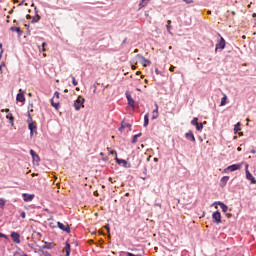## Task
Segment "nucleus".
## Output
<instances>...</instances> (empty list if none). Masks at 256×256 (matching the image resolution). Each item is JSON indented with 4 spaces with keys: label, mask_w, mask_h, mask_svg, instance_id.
I'll use <instances>...</instances> for the list:
<instances>
[{
    "label": "nucleus",
    "mask_w": 256,
    "mask_h": 256,
    "mask_svg": "<svg viewBox=\"0 0 256 256\" xmlns=\"http://www.w3.org/2000/svg\"><path fill=\"white\" fill-rule=\"evenodd\" d=\"M83 107H85V98H83V96H78L74 102V108L76 111H80Z\"/></svg>",
    "instance_id": "nucleus-1"
},
{
    "label": "nucleus",
    "mask_w": 256,
    "mask_h": 256,
    "mask_svg": "<svg viewBox=\"0 0 256 256\" xmlns=\"http://www.w3.org/2000/svg\"><path fill=\"white\" fill-rule=\"evenodd\" d=\"M59 97H60L59 92H55L53 98L51 99V105L55 109H59Z\"/></svg>",
    "instance_id": "nucleus-2"
},
{
    "label": "nucleus",
    "mask_w": 256,
    "mask_h": 256,
    "mask_svg": "<svg viewBox=\"0 0 256 256\" xmlns=\"http://www.w3.org/2000/svg\"><path fill=\"white\" fill-rule=\"evenodd\" d=\"M241 167H243V162L239 163V164H233L228 166L226 169H224L225 173H227V171H239V169H241Z\"/></svg>",
    "instance_id": "nucleus-3"
},
{
    "label": "nucleus",
    "mask_w": 256,
    "mask_h": 256,
    "mask_svg": "<svg viewBox=\"0 0 256 256\" xmlns=\"http://www.w3.org/2000/svg\"><path fill=\"white\" fill-rule=\"evenodd\" d=\"M212 219H213V222L216 223L217 225L221 224L222 223L221 212L219 211L214 212L212 214Z\"/></svg>",
    "instance_id": "nucleus-4"
},
{
    "label": "nucleus",
    "mask_w": 256,
    "mask_h": 256,
    "mask_svg": "<svg viewBox=\"0 0 256 256\" xmlns=\"http://www.w3.org/2000/svg\"><path fill=\"white\" fill-rule=\"evenodd\" d=\"M10 237L13 240V242L16 243L17 245L21 243V235L19 233L11 232Z\"/></svg>",
    "instance_id": "nucleus-5"
},
{
    "label": "nucleus",
    "mask_w": 256,
    "mask_h": 256,
    "mask_svg": "<svg viewBox=\"0 0 256 256\" xmlns=\"http://www.w3.org/2000/svg\"><path fill=\"white\" fill-rule=\"evenodd\" d=\"M136 59H141L143 67H149V65H151V62L149 60H147L146 57L141 54H137Z\"/></svg>",
    "instance_id": "nucleus-6"
},
{
    "label": "nucleus",
    "mask_w": 256,
    "mask_h": 256,
    "mask_svg": "<svg viewBox=\"0 0 256 256\" xmlns=\"http://www.w3.org/2000/svg\"><path fill=\"white\" fill-rule=\"evenodd\" d=\"M245 171H246V179H248V181H251V183H255V177H253L251 172H249V164L245 165Z\"/></svg>",
    "instance_id": "nucleus-7"
},
{
    "label": "nucleus",
    "mask_w": 256,
    "mask_h": 256,
    "mask_svg": "<svg viewBox=\"0 0 256 256\" xmlns=\"http://www.w3.org/2000/svg\"><path fill=\"white\" fill-rule=\"evenodd\" d=\"M22 197L25 203H30V201H33V199H35V194L24 193L22 194Z\"/></svg>",
    "instance_id": "nucleus-8"
},
{
    "label": "nucleus",
    "mask_w": 256,
    "mask_h": 256,
    "mask_svg": "<svg viewBox=\"0 0 256 256\" xmlns=\"http://www.w3.org/2000/svg\"><path fill=\"white\" fill-rule=\"evenodd\" d=\"M28 129L30 130V135L33 136V133H37V123L35 122L29 123Z\"/></svg>",
    "instance_id": "nucleus-9"
},
{
    "label": "nucleus",
    "mask_w": 256,
    "mask_h": 256,
    "mask_svg": "<svg viewBox=\"0 0 256 256\" xmlns=\"http://www.w3.org/2000/svg\"><path fill=\"white\" fill-rule=\"evenodd\" d=\"M58 228L61 229L62 231H65L66 233L71 232V228L68 226V224H63L61 222H58Z\"/></svg>",
    "instance_id": "nucleus-10"
},
{
    "label": "nucleus",
    "mask_w": 256,
    "mask_h": 256,
    "mask_svg": "<svg viewBox=\"0 0 256 256\" xmlns=\"http://www.w3.org/2000/svg\"><path fill=\"white\" fill-rule=\"evenodd\" d=\"M30 155L33 161H36V163H39V161H41V158H39V154H37V152H35L34 150H30Z\"/></svg>",
    "instance_id": "nucleus-11"
},
{
    "label": "nucleus",
    "mask_w": 256,
    "mask_h": 256,
    "mask_svg": "<svg viewBox=\"0 0 256 256\" xmlns=\"http://www.w3.org/2000/svg\"><path fill=\"white\" fill-rule=\"evenodd\" d=\"M216 49H225V38L221 37L219 42L216 44Z\"/></svg>",
    "instance_id": "nucleus-12"
},
{
    "label": "nucleus",
    "mask_w": 256,
    "mask_h": 256,
    "mask_svg": "<svg viewBox=\"0 0 256 256\" xmlns=\"http://www.w3.org/2000/svg\"><path fill=\"white\" fill-rule=\"evenodd\" d=\"M186 139H188V141H192L193 143H195V135L193 134V131H189L185 134Z\"/></svg>",
    "instance_id": "nucleus-13"
},
{
    "label": "nucleus",
    "mask_w": 256,
    "mask_h": 256,
    "mask_svg": "<svg viewBox=\"0 0 256 256\" xmlns=\"http://www.w3.org/2000/svg\"><path fill=\"white\" fill-rule=\"evenodd\" d=\"M149 3H151V0H140L139 9H143V7H147Z\"/></svg>",
    "instance_id": "nucleus-14"
},
{
    "label": "nucleus",
    "mask_w": 256,
    "mask_h": 256,
    "mask_svg": "<svg viewBox=\"0 0 256 256\" xmlns=\"http://www.w3.org/2000/svg\"><path fill=\"white\" fill-rule=\"evenodd\" d=\"M155 109L152 112V119H157L159 117V105L155 104Z\"/></svg>",
    "instance_id": "nucleus-15"
},
{
    "label": "nucleus",
    "mask_w": 256,
    "mask_h": 256,
    "mask_svg": "<svg viewBox=\"0 0 256 256\" xmlns=\"http://www.w3.org/2000/svg\"><path fill=\"white\" fill-rule=\"evenodd\" d=\"M216 205H219L223 213H227V211H229V207L225 205L223 202H216Z\"/></svg>",
    "instance_id": "nucleus-16"
},
{
    "label": "nucleus",
    "mask_w": 256,
    "mask_h": 256,
    "mask_svg": "<svg viewBox=\"0 0 256 256\" xmlns=\"http://www.w3.org/2000/svg\"><path fill=\"white\" fill-rule=\"evenodd\" d=\"M16 101H19L20 103H25V94H23V92L17 94Z\"/></svg>",
    "instance_id": "nucleus-17"
},
{
    "label": "nucleus",
    "mask_w": 256,
    "mask_h": 256,
    "mask_svg": "<svg viewBox=\"0 0 256 256\" xmlns=\"http://www.w3.org/2000/svg\"><path fill=\"white\" fill-rule=\"evenodd\" d=\"M229 181V176H223L220 180V187H225Z\"/></svg>",
    "instance_id": "nucleus-18"
},
{
    "label": "nucleus",
    "mask_w": 256,
    "mask_h": 256,
    "mask_svg": "<svg viewBox=\"0 0 256 256\" xmlns=\"http://www.w3.org/2000/svg\"><path fill=\"white\" fill-rule=\"evenodd\" d=\"M64 251L66 252V256H70L71 255V244L66 242V245L64 247Z\"/></svg>",
    "instance_id": "nucleus-19"
},
{
    "label": "nucleus",
    "mask_w": 256,
    "mask_h": 256,
    "mask_svg": "<svg viewBox=\"0 0 256 256\" xmlns=\"http://www.w3.org/2000/svg\"><path fill=\"white\" fill-rule=\"evenodd\" d=\"M126 98H127V101H128V104L133 107V105H135V100H133V98L131 97V94H127L126 95Z\"/></svg>",
    "instance_id": "nucleus-20"
},
{
    "label": "nucleus",
    "mask_w": 256,
    "mask_h": 256,
    "mask_svg": "<svg viewBox=\"0 0 256 256\" xmlns=\"http://www.w3.org/2000/svg\"><path fill=\"white\" fill-rule=\"evenodd\" d=\"M53 247H55V244H53L51 242H45L43 249H53Z\"/></svg>",
    "instance_id": "nucleus-21"
},
{
    "label": "nucleus",
    "mask_w": 256,
    "mask_h": 256,
    "mask_svg": "<svg viewBox=\"0 0 256 256\" xmlns=\"http://www.w3.org/2000/svg\"><path fill=\"white\" fill-rule=\"evenodd\" d=\"M227 105V95L224 94V96L221 99L220 107H225Z\"/></svg>",
    "instance_id": "nucleus-22"
},
{
    "label": "nucleus",
    "mask_w": 256,
    "mask_h": 256,
    "mask_svg": "<svg viewBox=\"0 0 256 256\" xmlns=\"http://www.w3.org/2000/svg\"><path fill=\"white\" fill-rule=\"evenodd\" d=\"M11 31H15L16 33H18V35H22L23 31H21V28L13 26L11 27Z\"/></svg>",
    "instance_id": "nucleus-23"
},
{
    "label": "nucleus",
    "mask_w": 256,
    "mask_h": 256,
    "mask_svg": "<svg viewBox=\"0 0 256 256\" xmlns=\"http://www.w3.org/2000/svg\"><path fill=\"white\" fill-rule=\"evenodd\" d=\"M147 125H149V113L144 116V127H147Z\"/></svg>",
    "instance_id": "nucleus-24"
},
{
    "label": "nucleus",
    "mask_w": 256,
    "mask_h": 256,
    "mask_svg": "<svg viewBox=\"0 0 256 256\" xmlns=\"http://www.w3.org/2000/svg\"><path fill=\"white\" fill-rule=\"evenodd\" d=\"M239 131H241V123H237L235 126H234V132L235 133H239Z\"/></svg>",
    "instance_id": "nucleus-25"
},
{
    "label": "nucleus",
    "mask_w": 256,
    "mask_h": 256,
    "mask_svg": "<svg viewBox=\"0 0 256 256\" xmlns=\"http://www.w3.org/2000/svg\"><path fill=\"white\" fill-rule=\"evenodd\" d=\"M141 135H142L141 133L134 135L133 139H132V143H137V139H139V137H141Z\"/></svg>",
    "instance_id": "nucleus-26"
},
{
    "label": "nucleus",
    "mask_w": 256,
    "mask_h": 256,
    "mask_svg": "<svg viewBox=\"0 0 256 256\" xmlns=\"http://www.w3.org/2000/svg\"><path fill=\"white\" fill-rule=\"evenodd\" d=\"M126 127H131V125L128 124V123L122 122L121 127H120V131H123V129H125Z\"/></svg>",
    "instance_id": "nucleus-27"
},
{
    "label": "nucleus",
    "mask_w": 256,
    "mask_h": 256,
    "mask_svg": "<svg viewBox=\"0 0 256 256\" xmlns=\"http://www.w3.org/2000/svg\"><path fill=\"white\" fill-rule=\"evenodd\" d=\"M198 123H199V118L197 117L193 118V120L191 121V125H194V127H196Z\"/></svg>",
    "instance_id": "nucleus-28"
},
{
    "label": "nucleus",
    "mask_w": 256,
    "mask_h": 256,
    "mask_svg": "<svg viewBox=\"0 0 256 256\" xmlns=\"http://www.w3.org/2000/svg\"><path fill=\"white\" fill-rule=\"evenodd\" d=\"M196 129H197V131H202L203 130V123H198L196 125Z\"/></svg>",
    "instance_id": "nucleus-29"
},
{
    "label": "nucleus",
    "mask_w": 256,
    "mask_h": 256,
    "mask_svg": "<svg viewBox=\"0 0 256 256\" xmlns=\"http://www.w3.org/2000/svg\"><path fill=\"white\" fill-rule=\"evenodd\" d=\"M167 31H168V33H171V20H168L167 21Z\"/></svg>",
    "instance_id": "nucleus-30"
},
{
    "label": "nucleus",
    "mask_w": 256,
    "mask_h": 256,
    "mask_svg": "<svg viewBox=\"0 0 256 256\" xmlns=\"http://www.w3.org/2000/svg\"><path fill=\"white\" fill-rule=\"evenodd\" d=\"M72 85H74V87H77L79 85V82H77L74 76H72Z\"/></svg>",
    "instance_id": "nucleus-31"
},
{
    "label": "nucleus",
    "mask_w": 256,
    "mask_h": 256,
    "mask_svg": "<svg viewBox=\"0 0 256 256\" xmlns=\"http://www.w3.org/2000/svg\"><path fill=\"white\" fill-rule=\"evenodd\" d=\"M40 19L41 17L37 15L35 18H33L32 23H37Z\"/></svg>",
    "instance_id": "nucleus-32"
},
{
    "label": "nucleus",
    "mask_w": 256,
    "mask_h": 256,
    "mask_svg": "<svg viewBox=\"0 0 256 256\" xmlns=\"http://www.w3.org/2000/svg\"><path fill=\"white\" fill-rule=\"evenodd\" d=\"M3 207H5V200L0 199V209H2Z\"/></svg>",
    "instance_id": "nucleus-33"
},
{
    "label": "nucleus",
    "mask_w": 256,
    "mask_h": 256,
    "mask_svg": "<svg viewBox=\"0 0 256 256\" xmlns=\"http://www.w3.org/2000/svg\"><path fill=\"white\" fill-rule=\"evenodd\" d=\"M116 162L118 163V165H121V163H125V160H121L116 157Z\"/></svg>",
    "instance_id": "nucleus-34"
},
{
    "label": "nucleus",
    "mask_w": 256,
    "mask_h": 256,
    "mask_svg": "<svg viewBox=\"0 0 256 256\" xmlns=\"http://www.w3.org/2000/svg\"><path fill=\"white\" fill-rule=\"evenodd\" d=\"M9 239V237L3 233H0V239Z\"/></svg>",
    "instance_id": "nucleus-35"
},
{
    "label": "nucleus",
    "mask_w": 256,
    "mask_h": 256,
    "mask_svg": "<svg viewBox=\"0 0 256 256\" xmlns=\"http://www.w3.org/2000/svg\"><path fill=\"white\" fill-rule=\"evenodd\" d=\"M45 47H47V43L44 42L42 44V51H43V53H45V51H46Z\"/></svg>",
    "instance_id": "nucleus-36"
},
{
    "label": "nucleus",
    "mask_w": 256,
    "mask_h": 256,
    "mask_svg": "<svg viewBox=\"0 0 256 256\" xmlns=\"http://www.w3.org/2000/svg\"><path fill=\"white\" fill-rule=\"evenodd\" d=\"M109 155H116V157H117V152L115 150H110Z\"/></svg>",
    "instance_id": "nucleus-37"
},
{
    "label": "nucleus",
    "mask_w": 256,
    "mask_h": 256,
    "mask_svg": "<svg viewBox=\"0 0 256 256\" xmlns=\"http://www.w3.org/2000/svg\"><path fill=\"white\" fill-rule=\"evenodd\" d=\"M184 3H187V5H191V3H193V0H183Z\"/></svg>",
    "instance_id": "nucleus-38"
},
{
    "label": "nucleus",
    "mask_w": 256,
    "mask_h": 256,
    "mask_svg": "<svg viewBox=\"0 0 256 256\" xmlns=\"http://www.w3.org/2000/svg\"><path fill=\"white\" fill-rule=\"evenodd\" d=\"M20 217H22V219H25V217H27V214H26L25 212H22V213L20 214Z\"/></svg>",
    "instance_id": "nucleus-39"
},
{
    "label": "nucleus",
    "mask_w": 256,
    "mask_h": 256,
    "mask_svg": "<svg viewBox=\"0 0 256 256\" xmlns=\"http://www.w3.org/2000/svg\"><path fill=\"white\" fill-rule=\"evenodd\" d=\"M169 71H171V73H173V71H175V66L171 65L169 68Z\"/></svg>",
    "instance_id": "nucleus-40"
},
{
    "label": "nucleus",
    "mask_w": 256,
    "mask_h": 256,
    "mask_svg": "<svg viewBox=\"0 0 256 256\" xmlns=\"http://www.w3.org/2000/svg\"><path fill=\"white\" fill-rule=\"evenodd\" d=\"M7 119H10V121H13V115L8 114V115H7Z\"/></svg>",
    "instance_id": "nucleus-41"
},
{
    "label": "nucleus",
    "mask_w": 256,
    "mask_h": 256,
    "mask_svg": "<svg viewBox=\"0 0 256 256\" xmlns=\"http://www.w3.org/2000/svg\"><path fill=\"white\" fill-rule=\"evenodd\" d=\"M127 43V38H125L123 41H122V45H125Z\"/></svg>",
    "instance_id": "nucleus-42"
},
{
    "label": "nucleus",
    "mask_w": 256,
    "mask_h": 256,
    "mask_svg": "<svg viewBox=\"0 0 256 256\" xmlns=\"http://www.w3.org/2000/svg\"><path fill=\"white\" fill-rule=\"evenodd\" d=\"M131 69H133V71H135V69H137V66L132 65V66H131Z\"/></svg>",
    "instance_id": "nucleus-43"
},
{
    "label": "nucleus",
    "mask_w": 256,
    "mask_h": 256,
    "mask_svg": "<svg viewBox=\"0 0 256 256\" xmlns=\"http://www.w3.org/2000/svg\"><path fill=\"white\" fill-rule=\"evenodd\" d=\"M108 181H110V183H113V178L109 177Z\"/></svg>",
    "instance_id": "nucleus-44"
},
{
    "label": "nucleus",
    "mask_w": 256,
    "mask_h": 256,
    "mask_svg": "<svg viewBox=\"0 0 256 256\" xmlns=\"http://www.w3.org/2000/svg\"><path fill=\"white\" fill-rule=\"evenodd\" d=\"M104 228L109 232V225L104 226Z\"/></svg>",
    "instance_id": "nucleus-45"
},
{
    "label": "nucleus",
    "mask_w": 256,
    "mask_h": 256,
    "mask_svg": "<svg viewBox=\"0 0 256 256\" xmlns=\"http://www.w3.org/2000/svg\"><path fill=\"white\" fill-rule=\"evenodd\" d=\"M37 175H39V174L33 173L32 177H37Z\"/></svg>",
    "instance_id": "nucleus-46"
},
{
    "label": "nucleus",
    "mask_w": 256,
    "mask_h": 256,
    "mask_svg": "<svg viewBox=\"0 0 256 256\" xmlns=\"http://www.w3.org/2000/svg\"><path fill=\"white\" fill-rule=\"evenodd\" d=\"M134 53H139V49H135V50H134Z\"/></svg>",
    "instance_id": "nucleus-47"
},
{
    "label": "nucleus",
    "mask_w": 256,
    "mask_h": 256,
    "mask_svg": "<svg viewBox=\"0 0 256 256\" xmlns=\"http://www.w3.org/2000/svg\"><path fill=\"white\" fill-rule=\"evenodd\" d=\"M207 15H211V10H208V11H207Z\"/></svg>",
    "instance_id": "nucleus-48"
},
{
    "label": "nucleus",
    "mask_w": 256,
    "mask_h": 256,
    "mask_svg": "<svg viewBox=\"0 0 256 256\" xmlns=\"http://www.w3.org/2000/svg\"><path fill=\"white\" fill-rule=\"evenodd\" d=\"M251 153L255 155L256 151L255 150H251Z\"/></svg>",
    "instance_id": "nucleus-49"
},
{
    "label": "nucleus",
    "mask_w": 256,
    "mask_h": 256,
    "mask_svg": "<svg viewBox=\"0 0 256 256\" xmlns=\"http://www.w3.org/2000/svg\"><path fill=\"white\" fill-rule=\"evenodd\" d=\"M226 216L229 218V217H231V214L227 213Z\"/></svg>",
    "instance_id": "nucleus-50"
},
{
    "label": "nucleus",
    "mask_w": 256,
    "mask_h": 256,
    "mask_svg": "<svg viewBox=\"0 0 256 256\" xmlns=\"http://www.w3.org/2000/svg\"><path fill=\"white\" fill-rule=\"evenodd\" d=\"M147 161H151V156H149V157L147 158Z\"/></svg>",
    "instance_id": "nucleus-51"
},
{
    "label": "nucleus",
    "mask_w": 256,
    "mask_h": 256,
    "mask_svg": "<svg viewBox=\"0 0 256 256\" xmlns=\"http://www.w3.org/2000/svg\"><path fill=\"white\" fill-rule=\"evenodd\" d=\"M154 161H155V162H158V161H159V159H158V158H154Z\"/></svg>",
    "instance_id": "nucleus-52"
},
{
    "label": "nucleus",
    "mask_w": 256,
    "mask_h": 256,
    "mask_svg": "<svg viewBox=\"0 0 256 256\" xmlns=\"http://www.w3.org/2000/svg\"><path fill=\"white\" fill-rule=\"evenodd\" d=\"M26 17H27V19H31V15H27Z\"/></svg>",
    "instance_id": "nucleus-53"
},
{
    "label": "nucleus",
    "mask_w": 256,
    "mask_h": 256,
    "mask_svg": "<svg viewBox=\"0 0 256 256\" xmlns=\"http://www.w3.org/2000/svg\"><path fill=\"white\" fill-rule=\"evenodd\" d=\"M64 93H69V90L65 89V90H64Z\"/></svg>",
    "instance_id": "nucleus-54"
},
{
    "label": "nucleus",
    "mask_w": 256,
    "mask_h": 256,
    "mask_svg": "<svg viewBox=\"0 0 256 256\" xmlns=\"http://www.w3.org/2000/svg\"><path fill=\"white\" fill-rule=\"evenodd\" d=\"M14 1V3H19V0H13Z\"/></svg>",
    "instance_id": "nucleus-55"
},
{
    "label": "nucleus",
    "mask_w": 256,
    "mask_h": 256,
    "mask_svg": "<svg viewBox=\"0 0 256 256\" xmlns=\"http://www.w3.org/2000/svg\"><path fill=\"white\" fill-rule=\"evenodd\" d=\"M136 75H141V72H140V71H138V72L136 73Z\"/></svg>",
    "instance_id": "nucleus-56"
},
{
    "label": "nucleus",
    "mask_w": 256,
    "mask_h": 256,
    "mask_svg": "<svg viewBox=\"0 0 256 256\" xmlns=\"http://www.w3.org/2000/svg\"><path fill=\"white\" fill-rule=\"evenodd\" d=\"M237 151H241V147H238V148H237Z\"/></svg>",
    "instance_id": "nucleus-57"
},
{
    "label": "nucleus",
    "mask_w": 256,
    "mask_h": 256,
    "mask_svg": "<svg viewBox=\"0 0 256 256\" xmlns=\"http://www.w3.org/2000/svg\"><path fill=\"white\" fill-rule=\"evenodd\" d=\"M0 49H3V44H0Z\"/></svg>",
    "instance_id": "nucleus-58"
},
{
    "label": "nucleus",
    "mask_w": 256,
    "mask_h": 256,
    "mask_svg": "<svg viewBox=\"0 0 256 256\" xmlns=\"http://www.w3.org/2000/svg\"><path fill=\"white\" fill-rule=\"evenodd\" d=\"M6 113H9V109H6Z\"/></svg>",
    "instance_id": "nucleus-59"
},
{
    "label": "nucleus",
    "mask_w": 256,
    "mask_h": 256,
    "mask_svg": "<svg viewBox=\"0 0 256 256\" xmlns=\"http://www.w3.org/2000/svg\"><path fill=\"white\" fill-rule=\"evenodd\" d=\"M145 83H149V81H148V80H145Z\"/></svg>",
    "instance_id": "nucleus-60"
},
{
    "label": "nucleus",
    "mask_w": 256,
    "mask_h": 256,
    "mask_svg": "<svg viewBox=\"0 0 256 256\" xmlns=\"http://www.w3.org/2000/svg\"><path fill=\"white\" fill-rule=\"evenodd\" d=\"M251 7V4L248 5V8Z\"/></svg>",
    "instance_id": "nucleus-61"
},
{
    "label": "nucleus",
    "mask_w": 256,
    "mask_h": 256,
    "mask_svg": "<svg viewBox=\"0 0 256 256\" xmlns=\"http://www.w3.org/2000/svg\"><path fill=\"white\" fill-rule=\"evenodd\" d=\"M20 5H23V1L21 2V4Z\"/></svg>",
    "instance_id": "nucleus-62"
},
{
    "label": "nucleus",
    "mask_w": 256,
    "mask_h": 256,
    "mask_svg": "<svg viewBox=\"0 0 256 256\" xmlns=\"http://www.w3.org/2000/svg\"><path fill=\"white\" fill-rule=\"evenodd\" d=\"M100 155H103V152H101Z\"/></svg>",
    "instance_id": "nucleus-63"
},
{
    "label": "nucleus",
    "mask_w": 256,
    "mask_h": 256,
    "mask_svg": "<svg viewBox=\"0 0 256 256\" xmlns=\"http://www.w3.org/2000/svg\"><path fill=\"white\" fill-rule=\"evenodd\" d=\"M137 91H141V89H137Z\"/></svg>",
    "instance_id": "nucleus-64"
}]
</instances>
